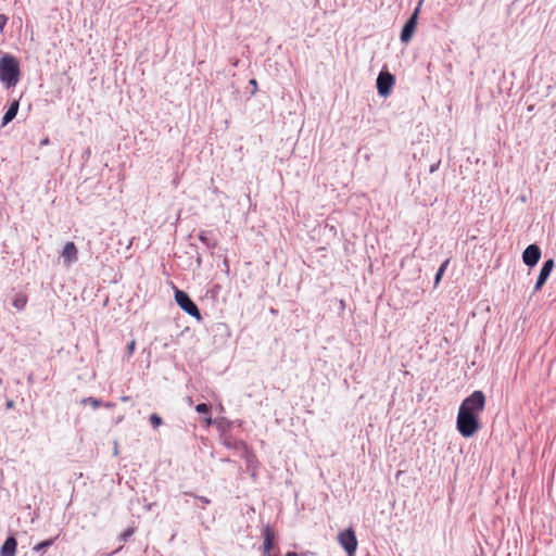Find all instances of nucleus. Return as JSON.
<instances>
[{"mask_svg":"<svg viewBox=\"0 0 556 556\" xmlns=\"http://www.w3.org/2000/svg\"><path fill=\"white\" fill-rule=\"evenodd\" d=\"M262 535L264 539L263 542V554L264 556L271 555V549L276 543V533L270 526H265L262 531Z\"/></svg>","mask_w":556,"mask_h":556,"instance_id":"obj_7","label":"nucleus"},{"mask_svg":"<svg viewBox=\"0 0 556 556\" xmlns=\"http://www.w3.org/2000/svg\"><path fill=\"white\" fill-rule=\"evenodd\" d=\"M418 14H419V7H417L415 9L413 14L408 17V20L404 24V26L401 30V35H400V39L403 43H407L412 39V37L415 33L416 26H417Z\"/></svg>","mask_w":556,"mask_h":556,"instance_id":"obj_5","label":"nucleus"},{"mask_svg":"<svg viewBox=\"0 0 556 556\" xmlns=\"http://www.w3.org/2000/svg\"><path fill=\"white\" fill-rule=\"evenodd\" d=\"M63 263L65 266H70L75 263L78 258V250L74 242L65 243L62 250Z\"/></svg>","mask_w":556,"mask_h":556,"instance_id":"obj_9","label":"nucleus"},{"mask_svg":"<svg viewBox=\"0 0 556 556\" xmlns=\"http://www.w3.org/2000/svg\"><path fill=\"white\" fill-rule=\"evenodd\" d=\"M286 556H299L295 552H288Z\"/></svg>","mask_w":556,"mask_h":556,"instance_id":"obj_24","label":"nucleus"},{"mask_svg":"<svg viewBox=\"0 0 556 556\" xmlns=\"http://www.w3.org/2000/svg\"><path fill=\"white\" fill-rule=\"evenodd\" d=\"M27 301V295L23 292H20L14 295L12 304L16 309L22 311L26 307Z\"/></svg>","mask_w":556,"mask_h":556,"instance_id":"obj_12","label":"nucleus"},{"mask_svg":"<svg viewBox=\"0 0 556 556\" xmlns=\"http://www.w3.org/2000/svg\"><path fill=\"white\" fill-rule=\"evenodd\" d=\"M448 264H450V258L445 260L439 267V269L435 274V277H434V287H438L439 283L441 282V279L443 277Z\"/></svg>","mask_w":556,"mask_h":556,"instance_id":"obj_13","label":"nucleus"},{"mask_svg":"<svg viewBox=\"0 0 556 556\" xmlns=\"http://www.w3.org/2000/svg\"><path fill=\"white\" fill-rule=\"evenodd\" d=\"M20 63L11 54L0 58V80L7 88L14 87L20 80Z\"/></svg>","mask_w":556,"mask_h":556,"instance_id":"obj_2","label":"nucleus"},{"mask_svg":"<svg viewBox=\"0 0 556 556\" xmlns=\"http://www.w3.org/2000/svg\"><path fill=\"white\" fill-rule=\"evenodd\" d=\"M554 265L555 264H554L553 260H547L546 262H544V264L540 270L536 283L534 286L535 292L541 290V288L544 286V283L546 282L547 278L549 277V275L554 268Z\"/></svg>","mask_w":556,"mask_h":556,"instance_id":"obj_10","label":"nucleus"},{"mask_svg":"<svg viewBox=\"0 0 556 556\" xmlns=\"http://www.w3.org/2000/svg\"><path fill=\"white\" fill-rule=\"evenodd\" d=\"M47 144H49L48 138H45L43 140H41L40 146H47Z\"/></svg>","mask_w":556,"mask_h":556,"instance_id":"obj_23","label":"nucleus"},{"mask_svg":"<svg viewBox=\"0 0 556 556\" xmlns=\"http://www.w3.org/2000/svg\"><path fill=\"white\" fill-rule=\"evenodd\" d=\"M541 257V250L536 244H530L522 253L523 263L528 266H534Z\"/></svg>","mask_w":556,"mask_h":556,"instance_id":"obj_8","label":"nucleus"},{"mask_svg":"<svg viewBox=\"0 0 556 556\" xmlns=\"http://www.w3.org/2000/svg\"><path fill=\"white\" fill-rule=\"evenodd\" d=\"M135 533V529L132 528H128L126 529L121 535H119V540L125 543L128 541V539Z\"/></svg>","mask_w":556,"mask_h":556,"instance_id":"obj_17","label":"nucleus"},{"mask_svg":"<svg viewBox=\"0 0 556 556\" xmlns=\"http://www.w3.org/2000/svg\"><path fill=\"white\" fill-rule=\"evenodd\" d=\"M204 424H205V427H210L213 425V420H212L210 414L204 417Z\"/></svg>","mask_w":556,"mask_h":556,"instance_id":"obj_22","label":"nucleus"},{"mask_svg":"<svg viewBox=\"0 0 556 556\" xmlns=\"http://www.w3.org/2000/svg\"><path fill=\"white\" fill-rule=\"evenodd\" d=\"M250 84H251L252 86L256 87V80H255V79H251V80H250Z\"/></svg>","mask_w":556,"mask_h":556,"instance_id":"obj_25","label":"nucleus"},{"mask_svg":"<svg viewBox=\"0 0 556 556\" xmlns=\"http://www.w3.org/2000/svg\"><path fill=\"white\" fill-rule=\"evenodd\" d=\"M485 395L482 391H475L467 396L459 406L456 427L464 438L473 437L480 429L479 415L484 410Z\"/></svg>","mask_w":556,"mask_h":556,"instance_id":"obj_1","label":"nucleus"},{"mask_svg":"<svg viewBox=\"0 0 556 556\" xmlns=\"http://www.w3.org/2000/svg\"><path fill=\"white\" fill-rule=\"evenodd\" d=\"M394 76L386 71L379 73L377 78V89L380 96H388L394 85Z\"/></svg>","mask_w":556,"mask_h":556,"instance_id":"obj_6","label":"nucleus"},{"mask_svg":"<svg viewBox=\"0 0 556 556\" xmlns=\"http://www.w3.org/2000/svg\"><path fill=\"white\" fill-rule=\"evenodd\" d=\"M150 422L153 428H157L162 425V418L157 414H152L150 416Z\"/></svg>","mask_w":556,"mask_h":556,"instance_id":"obj_18","label":"nucleus"},{"mask_svg":"<svg viewBox=\"0 0 556 556\" xmlns=\"http://www.w3.org/2000/svg\"><path fill=\"white\" fill-rule=\"evenodd\" d=\"M89 403L93 408H98L101 405V401L96 397H86L81 400V404Z\"/></svg>","mask_w":556,"mask_h":556,"instance_id":"obj_16","label":"nucleus"},{"mask_svg":"<svg viewBox=\"0 0 556 556\" xmlns=\"http://www.w3.org/2000/svg\"><path fill=\"white\" fill-rule=\"evenodd\" d=\"M18 108L20 106H9V110L2 118V126L9 124L16 116Z\"/></svg>","mask_w":556,"mask_h":556,"instance_id":"obj_14","label":"nucleus"},{"mask_svg":"<svg viewBox=\"0 0 556 556\" xmlns=\"http://www.w3.org/2000/svg\"><path fill=\"white\" fill-rule=\"evenodd\" d=\"M7 406L10 408L12 407V402H8Z\"/></svg>","mask_w":556,"mask_h":556,"instance_id":"obj_27","label":"nucleus"},{"mask_svg":"<svg viewBox=\"0 0 556 556\" xmlns=\"http://www.w3.org/2000/svg\"><path fill=\"white\" fill-rule=\"evenodd\" d=\"M195 410L199 414H204L206 416L210 414V406L205 403H201L195 406Z\"/></svg>","mask_w":556,"mask_h":556,"instance_id":"obj_19","label":"nucleus"},{"mask_svg":"<svg viewBox=\"0 0 556 556\" xmlns=\"http://www.w3.org/2000/svg\"><path fill=\"white\" fill-rule=\"evenodd\" d=\"M135 349H136V341L131 340L127 345V353L129 356L132 355V353L135 352Z\"/></svg>","mask_w":556,"mask_h":556,"instance_id":"obj_21","label":"nucleus"},{"mask_svg":"<svg viewBox=\"0 0 556 556\" xmlns=\"http://www.w3.org/2000/svg\"><path fill=\"white\" fill-rule=\"evenodd\" d=\"M17 541L14 536H9L1 546L0 556H15Z\"/></svg>","mask_w":556,"mask_h":556,"instance_id":"obj_11","label":"nucleus"},{"mask_svg":"<svg viewBox=\"0 0 556 556\" xmlns=\"http://www.w3.org/2000/svg\"><path fill=\"white\" fill-rule=\"evenodd\" d=\"M8 23V16L4 14H0V31L2 33L4 29V26Z\"/></svg>","mask_w":556,"mask_h":556,"instance_id":"obj_20","label":"nucleus"},{"mask_svg":"<svg viewBox=\"0 0 556 556\" xmlns=\"http://www.w3.org/2000/svg\"><path fill=\"white\" fill-rule=\"evenodd\" d=\"M338 541L349 556L355 555L358 543L355 535V531L352 528L341 531L338 534Z\"/></svg>","mask_w":556,"mask_h":556,"instance_id":"obj_4","label":"nucleus"},{"mask_svg":"<svg viewBox=\"0 0 556 556\" xmlns=\"http://www.w3.org/2000/svg\"><path fill=\"white\" fill-rule=\"evenodd\" d=\"M54 542V539H49V540H45L38 544H36L33 549L36 551V552H40V551H43L46 548H48L49 546H51Z\"/></svg>","mask_w":556,"mask_h":556,"instance_id":"obj_15","label":"nucleus"},{"mask_svg":"<svg viewBox=\"0 0 556 556\" xmlns=\"http://www.w3.org/2000/svg\"><path fill=\"white\" fill-rule=\"evenodd\" d=\"M11 104L16 105L18 104V101L14 100Z\"/></svg>","mask_w":556,"mask_h":556,"instance_id":"obj_26","label":"nucleus"},{"mask_svg":"<svg viewBox=\"0 0 556 556\" xmlns=\"http://www.w3.org/2000/svg\"><path fill=\"white\" fill-rule=\"evenodd\" d=\"M175 301L179 305V307L184 309L186 313H188L190 316L195 317L198 320L201 319V313L198 306L186 292L181 290H176Z\"/></svg>","mask_w":556,"mask_h":556,"instance_id":"obj_3","label":"nucleus"}]
</instances>
